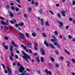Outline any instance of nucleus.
I'll return each mask as SVG.
<instances>
[{"label":"nucleus","instance_id":"f257e3e1","mask_svg":"<svg viewBox=\"0 0 75 75\" xmlns=\"http://www.w3.org/2000/svg\"><path fill=\"white\" fill-rule=\"evenodd\" d=\"M17 65L18 67H20L19 68V72H20V73H21V72H23L24 71L23 70H24L25 69V68H24V67H23L21 65V64H20L19 63H17Z\"/></svg>","mask_w":75,"mask_h":75},{"label":"nucleus","instance_id":"f03ea898","mask_svg":"<svg viewBox=\"0 0 75 75\" xmlns=\"http://www.w3.org/2000/svg\"><path fill=\"white\" fill-rule=\"evenodd\" d=\"M44 44L47 47H48V46H50V47H52V48H54V46L51 44H49V43L47 42L46 40L44 41Z\"/></svg>","mask_w":75,"mask_h":75},{"label":"nucleus","instance_id":"7ed1b4c3","mask_svg":"<svg viewBox=\"0 0 75 75\" xmlns=\"http://www.w3.org/2000/svg\"><path fill=\"white\" fill-rule=\"evenodd\" d=\"M6 23L4 22V21H1V24L3 25H8V24H9V23H8V20H6Z\"/></svg>","mask_w":75,"mask_h":75},{"label":"nucleus","instance_id":"20e7f679","mask_svg":"<svg viewBox=\"0 0 75 75\" xmlns=\"http://www.w3.org/2000/svg\"><path fill=\"white\" fill-rule=\"evenodd\" d=\"M40 52L42 55H45V50L44 49L41 48L40 49Z\"/></svg>","mask_w":75,"mask_h":75},{"label":"nucleus","instance_id":"39448f33","mask_svg":"<svg viewBox=\"0 0 75 75\" xmlns=\"http://www.w3.org/2000/svg\"><path fill=\"white\" fill-rule=\"evenodd\" d=\"M58 23H59V27L60 28H62V26H63V23L61 22V21H58Z\"/></svg>","mask_w":75,"mask_h":75},{"label":"nucleus","instance_id":"423d86ee","mask_svg":"<svg viewBox=\"0 0 75 75\" xmlns=\"http://www.w3.org/2000/svg\"><path fill=\"white\" fill-rule=\"evenodd\" d=\"M52 38H54V39H51V40L52 42H55V40H57V41H58V39H57V38H56V37H55V36H52Z\"/></svg>","mask_w":75,"mask_h":75},{"label":"nucleus","instance_id":"0eeeda50","mask_svg":"<svg viewBox=\"0 0 75 75\" xmlns=\"http://www.w3.org/2000/svg\"><path fill=\"white\" fill-rule=\"evenodd\" d=\"M21 47H23L24 50H26V51L27 52H28L29 51H28V50L27 49V48L26 47V46H24L23 45H21Z\"/></svg>","mask_w":75,"mask_h":75},{"label":"nucleus","instance_id":"6e6552de","mask_svg":"<svg viewBox=\"0 0 75 75\" xmlns=\"http://www.w3.org/2000/svg\"><path fill=\"white\" fill-rule=\"evenodd\" d=\"M61 13H62V15L63 17H65V13H66L65 11H61Z\"/></svg>","mask_w":75,"mask_h":75},{"label":"nucleus","instance_id":"1a4fd4ad","mask_svg":"<svg viewBox=\"0 0 75 75\" xmlns=\"http://www.w3.org/2000/svg\"><path fill=\"white\" fill-rule=\"evenodd\" d=\"M19 34L22 37V39H25V40H26V39L25 38V37H24V35L23 34L20 32L19 33Z\"/></svg>","mask_w":75,"mask_h":75},{"label":"nucleus","instance_id":"9d476101","mask_svg":"<svg viewBox=\"0 0 75 75\" xmlns=\"http://www.w3.org/2000/svg\"><path fill=\"white\" fill-rule=\"evenodd\" d=\"M24 72H23L22 74H19V75H29V73H25V72H26L27 71L26 70H25L24 71Z\"/></svg>","mask_w":75,"mask_h":75},{"label":"nucleus","instance_id":"9b49d317","mask_svg":"<svg viewBox=\"0 0 75 75\" xmlns=\"http://www.w3.org/2000/svg\"><path fill=\"white\" fill-rule=\"evenodd\" d=\"M16 22H17V21L15 19H13V21L12 20L10 21V23H11V24H14V23H16Z\"/></svg>","mask_w":75,"mask_h":75},{"label":"nucleus","instance_id":"f8f14e48","mask_svg":"<svg viewBox=\"0 0 75 75\" xmlns=\"http://www.w3.org/2000/svg\"><path fill=\"white\" fill-rule=\"evenodd\" d=\"M38 11L40 14H42V12L43 11V10H42V9L40 8Z\"/></svg>","mask_w":75,"mask_h":75},{"label":"nucleus","instance_id":"ddd939ff","mask_svg":"<svg viewBox=\"0 0 75 75\" xmlns=\"http://www.w3.org/2000/svg\"><path fill=\"white\" fill-rule=\"evenodd\" d=\"M12 44L14 47L15 48H17V45H16V44H15V42L14 41L12 40Z\"/></svg>","mask_w":75,"mask_h":75},{"label":"nucleus","instance_id":"4468645a","mask_svg":"<svg viewBox=\"0 0 75 75\" xmlns=\"http://www.w3.org/2000/svg\"><path fill=\"white\" fill-rule=\"evenodd\" d=\"M22 58L23 59H25L26 61H27V62H29V61L28 60V59H27V57H26L25 56H23Z\"/></svg>","mask_w":75,"mask_h":75},{"label":"nucleus","instance_id":"2eb2a0df","mask_svg":"<svg viewBox=\"0 0 75 75\" xmlns=\"http://www.w3.org/2000/svg\"><path fill=\"white\" fill-rule=\"evenodd\" d=\"M13 46L12 45H11L10 47L9 50L11 52H13Z\"/></svg>","mask_w":75,"mask_h":75},{"label":"nucleus","instance_id":"dca6fc26","mask_svg":"<svg viewBox=\"0 0 75 75\" xmlns=\"http://www.w3.org/2000/svg\"><path fill=\"white\" fill-rule=\"evenodd\" d=\"M8 13H9V15L10 17H13L14 16V14L12 13L11 12L9 11Z\"/></svg>","mask_w":75,"mask_h":75},{"label":"nucleus","instance_id":"f3484780","mask_svg":"<svg viewBox=\"0 0 75 75\" xmlns=\"http://www.w3.org/2000/svg\"><path fill=\"white\" fill-rule=\"evenodd\" d=\"M50 58L52 62H55V59H54V58L51 57H50Z\"/></svg>","mask_w":75,"mask_h":75},{"label":"nucleus","instance_id":"a211bd4d","mask_svg":"<svg viewBox=\"0 0 75 75\" xmlns=\"http://www.w3.org/2000/svg\"><path fill=\"white\" fill-rule=\"evenodd\" d=\"M40 21H41V24L42 26L44 25V20L43 19H40Z\"/></svg>","mask_w":75,"mask_h":75},{"label":"nucleus","instance_id":"6ab92c4d","mask_svg":"<svg viewBox=\"0 0 75 75\" xmlns=\"http://www.w3.org/2000/svg\"><path fill=\"white\" fill-rule=\"evenodd\" d=\"M66 62H67V65L68 67L69 68V66H70V65H70V64H71L70 62H69V61H66Z\"/></svg>","mask_w":75,"mask_h":75},{"label":"nucleus","instance_id":"aec40b11","mask_svg":"<svg viewBox=\"0 0 75 75\" xmlns=\"http://www.w3.org/2000/svg\"><path fill=\"white\" fill-rule=\"evenodd\" d=\"M8 73L9 74V75H12V73H11V70L10 69H9L8 70Z\"/></svg>","mask_w":75,"mask_h":75},{"label":"nucleus","instance_id":"412c9836","mask_svg":"<svg viewBox=\"0 0 75 75\" xmlns=\"http://www.w3.org/2000/svg\"><path fill=\"white\" fill-rule=\"evenodd\" d=\"M40 59L42 62H44V58L43 57H41Z\"/></svg>","mask_w":75,"mask_h":75},{"label":"nucleus","instance_id":"4be33fe9","mask_svg":"<svg viewBox=\"0 0 75 75\" xmlns=\"http://www.w3.org/2000/svg\"><path fill=\"white\" fill-rule=\"evenodd\" d=\"M9 57L10 59V60H11V61H13V60H14V59H13V58L12 57V56H11L9 55Z\"/></svg>","mask_w":75,"mask_h":75},{"label":"nucleus","instance_id":"5701e85b","mask_svg":"<svg viewBox=\"0 0 75 75\" xmlns=\"http://www.w3.org/2000/svg\"><path fill=\"white\" fill-rule=\"evenodd\" d=\"M64 51H65V52L67 53V54H68V55H70V53H69V52H68V51H67V50L65 49Z\"/></svg>","mask_w":75,"mask_h":75},{"label":"nucleus","instance_id":"b1692460","mask_svg":"<svg viewBox=\"0 0 75 75\" xmlns=\"http://www.w3.org/2000/svg\"><path fill=\"white\" fill-rule=\"evenodd\" d=\"M45 25H46V26H47V25L48 26H50V24H49L48 22L47 21L46 22Z\"/></svg>","mask_w":75,"mask_h":75},{"label":"nucleus","instance_id":"393cba45","mask_svg":"<svg viewBox=\"0 0 75 75\" xmlns=\"http://www.w3.org/2000/svg\"><path fill=\"white\" fill-rule=\"evenodd\" d=\"M1 65H2V66L4 69H6V66H5V65H4V64L1 63Z\"/></svg>","mask_w":75,"mask_h":75},{"label":"nucleus","instance_id":"a878e982","mask_svg":"<svg viewBox=\"0 0 75 75\" xmlns=\"http://www.w3.org/2000/svg\"><path fill=\"white\" fill-rule=\"evenodd\" d=\"M49 12H50V14H52V15H54V13L53 12H52V11L49 10Z\"/></svg>","mask_w":75,"mask_h":75},{"label":"nucleus","instance_id":"bb28decb","mask_svg":"<svg viewBox=\"0 0 75 75\" xmlns=\"http://www.w3.org/2000/svg\"><path fill=\"white\" fill-rule=\"evenodd\" d=\"M31 44L30 43H28L27 45V47L28 48H31Z\"/></svg>","mask_w":75,"mask_h":75},{"label":"nucleus","instance_id":"cd10ccee","mask_svg":"<svg viewBox=\"0 0 75 75\" xmlns=\"http://www.w3.org/2000/svg\"><path fill=\"white\" fill-rule=\"evenodd\" d=\"M19 26H21V27L22 26H23V25H24V23L23 22H22L21 23H19Z\"/></svg>","mask_w":75,"mask_h":75},{"label":"nucleus","instance_id":"c85d7f7f","mask_svg":"<svg viewBox=\"0 0 75 75\" xmlns=\"http://www.w3.org/2000/svg\"><path fill=\"white\" fill-rule=\"evenodd\" d=\"M57 16L58 17V18H59L61 17V15H60V14L59 13H57Z\"/></svg>","mask_w":75,"mask_h":75},{"label":"nucleus","instance_id":"c756f323","mask_svg":"<svg viewBox=\"0 0 75 75\" xmlns=\"http://www.w3.org/2000/svg\"><path fill=\"white\" fill-rule=\"evenodd\" d=\"M22 53L25 56H26L27 55V54L24 51H22Z\"/></svg>","mask_w":75,"mask_h":75},{"label":"nucleus","instance_id":"7c9ffc66","mask_svg":"<svg viewBox=\"0 0 75 75\" xmlns=\"http://www.w3.org/2000/svg\"><path fill=\"white\" fill-rule=\"evenodd\" d=\"M25 57L26 58H27V59L28 58V59H30V57L28 56L27 55L25 56Z\"/></svg>","mask_w":75,"mask_h":75},{"label":"nucleus","instance_id":"2f4dec72","mask_svg":"<svg viewBox=\"0 0 75 75\" xmlns=\"http://www.w3.org/2000/svg\"><path fill=\"white\" fill-rule=\"evenodd\" d=\"M32 34L33 37H36V34H35V33H32Z\"/></svg>","mask_w":75,"mask_h":75},{"label":"nucleus","instance_id":"473e14b6","mask_svg":"<svg viewBox=\"0 0 75 75\" xmlns=\"http://www.w3.org/2000/svg\"><path fill=\"white\" fill-rule=\"evenodd\" d=\"M68 37L69 40H71V38H72V36H71V35H68Z\"/></svg>","mask_w":75,"mask_h":75},{"label":"nucleus","instance_id":"72a5a7b5","mask_svg":"<svg viewBox=\"0 0 75 75\" xmlns=\"http://www.w3.org/2000/svg\"><path fill=\"white\" fill-rule=\"evenodd\" d=\"M45 72H46L47 75H48V70L47 69H45Z\"/></svg>","mask_w":75,"mask_h":75},{"label":"nucleus","instance_id":"f704fd0d","mask_svg":"<svg viewBox=\"0 0 75 75\" xmlns=\"http://www.w3.org/2000/svg\"><path fill=\"white\" fill-rule=\"evenodd\" d=\"M24 17H25V18H27V17L28 16L26 14H25L24 15Z\"/></svg>","mask_w":75,"mask_h":75},{"label":"nucleus","instance_id":"c9c22d12","mask_svg":"<svg viewBox=\"0 0 75 75\" xmlns=\"http://www.w3.org/2000/svg\"><path fill=\"white\" fill-rule=\"evenodd\" d=\"M55 53L56 54H58L59 52H58V51L57 50H56L55 51Z\"/></svg>","mask_w":75,"mask_h":75},{"label":"nucleus","instance_id":"e433bc0d","mask_svg":"<svg viewBox=\"0 0 75 75\" xmlns=\"http://www.w3.org/2000/svg\"><path fill=\"white\" fill-rule=\"evenodd\" d=\"M69 21H73V19H72V18H69Z\"/></svg>","mask_w":75,"mask_h":75},{"label":"nucleus","instance_id":"4c0bfd02","mask_svg":"<svg viewBox=\"0 0 75 75\" xmlns=\"http://www.w3.org/2000/svg\"><path fill=\"white\" fill-rule=\"evenodd\" d=\"M54 45H56V46H57L58 44V42H54Z\"/></svg>","mask_w":75,"mask_h":75},{"label":"nucleus","instance_id":"58836bf2","mask_svg":"<svg viewBox=\"0 0 75 75\" xmlns=\"http://www.w3.org/2000/svg\"><path fill=\"white\" fill-rule=\"evenodd\" d=\"M43 35L44 36V37H47V35L45 34V33H42Z\"/></svg>","mask_w":75,"mask_h":75},{"label":"nucleus","instance_id":"ea45409f","mask_svg":"<svg viewBox=\"0 0 75 75\" xmlns=\"http://www.w3.org/2000/svg\"><path fill=\"white\" fill-rule=\"evenodd\" d=\"M11 57H14V53L13 52H11Z\"/></svg>","mask_w":75,"mask_h":75},{"label":"nucleus","instance_id":"a19ab883","mask_svg":"<svg viewBox=\"0 0 75 75\" xmlns=\"http://www.w3.org/2000/svg\"><path fill=\"white\" fill-rule=\"evenodd\" d=\"M8 27L7 26H5L4 27V29L6 30H8Z\"/></svg>","mask_w":75,"mask_h":75},{"label":"nucleus","instance_id":"79ce46f5","mask_svg":"<svg viewBox=\"0 0 75 75\" xmlns=\"http://www.w3.org/2000/svg\"><path fill=\"white\" fill-rule=\"evenodd\" d=\"M72 4L73 6L75 4V1H73Z\"/></svg>","mask_w":75,"mask_h":75},{"label":"nucleus","instance_id":"37998d69","mask_svg":"<svg viewBox=\"0 0 75 75\" xmlns=\"http://www.w3.org/2000/svg\"><path fill=\"white\" fill-rule=\"evenodd\" d=\"M16 11H19V8H16Z\"/></svg>","mask_w":75,"mask_h":75},{"label":"nucleus","instance_id":"c03bdc74","mask_svg":"<svg viewBox=\"0 0 75 75\" xmlns=\"http://www.w3.org/2000/svg\"><path fill=\"white\" fill-rule=\"evenodd\" d=\"M4 47V48H5V49H8V47L7 45L5 46V47Z\"/></svg>","mask_w":75,"mask_h":75},{"label":"nucleus","instance_id":"a18cd8bd","mask_svg":"<svg viewBox=\"0 0 75 75\" xmlns=\"http://www.w3.org/2000/svg\"><path fill=\"white\" fill-rule=\"evenodd\" d=\"M6 9H7V10H9L10 8H9V5H7V6L6 7Z\"/></svg>","mask_w":75,"mask_h":75},{"label":"nucleus","instance_id":"49530a36","mask_svg":"<svg viewBox=\"0 0 75 75\" xmlns=\"http://www.w3.org/2000/svg\"><path fill=\"white\" fill-rule=\"evenodd\" d=\"M9 28L11 31H13V28H12L11 26H9Z\"/></svg>","mask_w":75,"mask_h":75},{"label":"nucleus","instance_id":"de8ad7c7","mask_svg":"<svg viewBox=\"0 0 75 75\" xmlns=\"http://www.w3.org/2000/svg\"><path fill=\"white\" fill-rule=\"evenodd\" d=\"M11 9L13 10H14L15 9V8H14V7L13 6H12L11 7Z\"/></svg>","mask_w":75,"mask_h":75},{"label":"nucleus","instance_id":"09e8293b","mask_svg":"<svg viewBox=\"0 0 75 75\" xmlns=\"http://www.w3.org/2000/svg\"><path fill=\"white\" fill-rule=\"evenodd\" d=\"M71 60H72V62H74V63H75V60H74V59H71Z\"/></svg>","mask_w":75,"mask_h":75},{"label":"nucleus","instance_id":"8fccbe9b","mask_svg":"<svg viewBox=\"0 0 75 75\" xmlns=\"http://www.w3.org/2000/svg\"><path fill=\"white\" fill-rule=\"evenodd\" d=\"M54 33L55 34H56V35H58V32L56 31H54Z\"/></svg>","mask_w":75,"mask_h":75},{"label":"nucleus","instance_id":"3c124183","mask_svg":"<svg viewBox=\"0 0 75 75\" xmlns=\"http://www.w3.org/2000/svg\"><path fill=\"white\" fill-rule=\"evenodd\" d=\"M0 18L2 20H4V18H3V17H0Z\"/></svg>","mask_w":75,"mask_h":75},{"label":"nucleus","instance_id":"603ef678","mask_svg":"<svg viewBox=\"0 0 75 75\" xmlns=\"http://www.w3.org/2000/svg\"><path fill=\"white\" fill-rule=\"evenodd\" d=\"M5 39L6 40H8V38L7 37H5Z\"/></svg>","mask_w":75,"mask_h":75},{"label":"nucleus","instance_id":"864d4df0","mask_svg":"<svg viewBox=\"0 0 75 75\" xmlns=\"http://www.w3.org/2000/svg\"><path fill=\"white\" fill-rule=\"evenodd\" d=\"M31 8H30V7H29V9L28 10L29 11H31Z\"/></svg>","mask_w":75,"mask_h":75},{"label":"nucleus","instance_id":"5fc2aeb1","mask_svg":"<svg viewBox=\"0 0 75 75\" xmlns=\"http://www.w3.org/2000/svg\"><path fill=\"white\" fill-rule=\"evenodd\" d=\"M8 72L7 71V70L6 69L5 70V74H7V73Z\"/></svg>","mask_w":75,"mask_h":75},{"label":"nucleus","instance_id":"6e6d98bb","mask_svg":"<svg viewBox=\"0 0 75 75\" xmlns=\"http://www.w3.org/2000/svg\"><path fill=\"white\" fill-rule=\"evenodd\" d=\"M55 67L57 68H58L59 65H58V64H55Z\"/></svg>","mask_w":75,"mask_h":75},{"label":"nucleus","instance_id":"4d7b16f0","mask_svg":"<svg viewBox=\"0 0 75 75\" xmlns=\"http://www.w3.org/2000/svg\"><path fill=\"white\" fill-rule=\"evenodd\" d=\"M16 1H17L18 3H20V0H15Z\"/></svg>","mask_w":75,"mask_h":75},{"label":"nucleus","instance_id":"13d9d810","mask_svg":"<svg viewBox=\"0 0 75 75\" xmlns=\"http://www.w3.org/2000/svg\"><path fill=\"white\" fill-rule=\"evenodd\" d=\"M25 35L28 37H29V35H28V33H25Z\"/></svg>","mask_w":75,"mask_h":75},{"label":"nucleus","instance_id":"bf43d9fd","mask_svg":"<svg viewBox=\"0 0 75 75\" xmlns=\"http://www.w3.org/2000/svg\"><path fill=\"white\" fill-rule=\"evenodd\" d=\"M35 3V6H37L38 5V2H36Z\"/></svg>","mask_w":75,"mask_h":75},{"label":"nucleus","instance_id":"052dcab7","mask_svg":"<svg viewBox=\"0 0 75 75\" xmlns=\"http://www.w3.org/2000/svg\"><path fill=\"white\" fill-rule=\"evenodd\" d=\"M51 74V72L50 71H48L47 72V74Z\"/></svg>","mask_w":75,"mask_h":75},{"label":"nucleus","instance_id":"680f3d73","mask_svg":"<svg viewBox=\"0 0 75 75\" xmlns=\"http://www.w3.org/2000/svg\"><path fill=\"white\" fill-rule=\"evenodd\" d=\"M57 46L59 48H61V47H60V46H59V44L57 45Z\"/></svg>","mask_w":75,"mask_h":75},{"label":"nucleus","instance_id":"e2e57ef3","mask_svg":"<svg viewBox=\"0 0 75 75\" xmlns=\"http://www.w3.org/2000/svg\"><path fill=\"white\" fill-rule=\"evenodd\" d=\"M18 26H19V25L18 24H16L15 25V27L16 28L18 27Z\"/></svg>","mask_w":75,"mask_h":75},{"label":"nucleus","instance_id":"0e129e2a","mask_svg":"<svg viewBox=\"0 0 75 75\" xmlns=\"http://www.w3.org/2000/svg\"><path fill=\"white\" fill-rule=\"evenodd\" d=\"M10 5L11 6H14V4L13 3H10Z\"/></svg>","mask_w":75,"mask_h":75},{"label":"nucleus","instance_id":"69168bd1","mask_svg":"<svg viewBox=\"0 0 75 75\" xmlns=\"http://www.w3.org/2000/svg\"><path fill=\"white\" fill-rule=\"evenodd\" d=\"M15 58H16V59H18V57L17 55H15Z\"/></svg>","mask_w":75,"mask_h":75},{"label":"nucleus","instance_id":"338daca9","mask_svg":"<svg viewBox=\"0 0 75 75\" xmlns=\"http://www.w3.org/2000/svg\"><path fill=\"white\" fill-rule=\"evenodd\" d=\"M68 28H69V26L67 25V26H66V29L67 30V29H68Z\"/></svg>","mask_w":75,"mask_h":75},{"label":"nucleus","instance_id":"774afa93","mask_svg":"<svg viewBox=\"0 0 75 75\" xmlns=\"http://www.w3.org/2000/svg\"><path fill=\"white\" fill-rule=\"evenodd\" d=\"M72 41H73V42H75V38H73L72 39Z\"/></svg>","mask_w":75,"mask_h":75}]
</instances>
